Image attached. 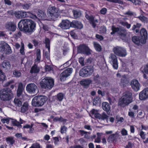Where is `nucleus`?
Instances as JSON below:
<instances>
[{"mask_svg":"<svg viewBox=\"0 0 148 148\" xmlns=\"http://www.w3.org/2000/svg\"><path fill=\"white\" fill-rule=\"evenodd\" d=\"M14 82L13 80H11L6 83L5 86L8 87L0 90V98L2 101H9L13 97V95L12 90L14 88V86L12 84Z\"/></svg>","mask_w":148,"mask_h":148,"instance_id":"1","label":"nucleus"},{"mask_svg":"<svg viewBox=\"0 0 148 148\" xmlns=\"http://www.w3.org/2000/svg\"><path fill=\"white\" fill-rule=\"evenodd\" d=\"M18 27L20 31L32 33L36 30V23L31 20L23 19L18 23Z\"/></svg>","mask_w":148,"mask_h":148,"instance_id":"2","label":"nucleus"},{"mask_svg":"<svg viewBox=\"0 0 148 148\" xmlns=\"http://www.w3.org/2000/svg\"><path fill=\"white\" fill-rule=\"evenodd\" d=\"M47 12L49 18L53 21L56 20L60 15L59 9L54 6H49Z\"/></svg>","mask_w":148,"mask_h":148,"instance_id":"3","label":"nucleus"},{"mask_svg":"<svg viewBox=\"0 0 148 148\" xmlns=\"http://www.w3.org/2000/svg\"><path fill=\"white\" fill-rule=\"evenodd\" d=\"M47 100V97L45 96H36L33 99L32 101V104L34 107H41L44 104Z\"/></svg>","mask_w":148,"mask_h":148,"instance_id":"4","label":"nucleus"},{"mask_svg":"<svg viewBox=\"0 0 148 148\" xmlns=\"http://www.w3.org/2000/svg\"><path fill=\"white\" fill-rule=\"evenodd\" d=\"M133 98L132 93L130 91H127L123 93L121 99L120 101V105L125 104L127 106L132 102Z\"/></svg>","mask_w":148,"mask_h":148,"instance_id":"5","label":"nucleus"},{"mask_svg":"<svg viewBox=\"0 0 148 148\" xmlns=\"http://www.w3.org/2000/svg\"><path fill=\"white\" fill-rule=\"evenodd\" d=\"M54 80L49 77H45L40 82V85L42 88L47 90H50L54 85Z\"/></svg>","mask_w":148,"mask_h":148,"instance_id":"6","label":"nucleus"},{"mask_svg":"<svg viewBox=\"0 0 148 148\" xmlns=\"http://www.w3.org/2000/svg\"><path fill=\"white\" fill-rule=\"evenodd\" d=\"M94 72L93 67L92 66H84L81 69L79 75L82 77H87L91 75Z\"/></svg>","mask_w":148,"mask_h":148,"instance_id":"7","label":"nucleus"},{"mask_svg":"<svg viewBox=\"0 0 148 148\" xmlns=\"http://www.w3.org/2000/svg\"><path fill=\"white\" fill-rule=\"evenodd\" d=\"M78 52L80 53L89 55L91 54L90 49L86 44L80 45L77 47Z\"/></svg>","mask_w":148,"mask_h":148,"instance_id":"8","label":"nucleus"},{"mask_svg":"<svg viewBox=\"0 0 148 148\" xmlns=\"http://www.w3.org/2000/svg\"><path fill=\"white\" fill-rule=\"evenodd\" d=\"M113 51L114 53L119 56L125 57L127 55L126 50L122 47H116L114 48Z\"/></svg>","mask_w":148,"mask_h":148,"instance_id":"9","label":"nucleus"},{"mask_svg":"<svg viewBox=\"0 0 148 148\" xmlns=\"http://www.w3.org/2000/svg\"><path fill=\"white\" fill-rule=\"evenodd\" d=\"M73 70L72 68H69L66 69L62 72L60 75V79L61 81H64L66 78L70 75Z\"/></svg>","mask_w":148,"mask_h":148,"instance_id":"10","label":"nucleus"},{"mask_svg":"<svg viewBox=\"0 0 148 148\" xmlns=\"http://www.w3.org/2000/svg\"><path fill=\"white\" fill-rule=\"evenodd\" d=\"M140 32L141 44H145L148 38L147 31L145 28H142L140 31Z\"/></svg>","mask_w":148,"mask_h":148,"instance_id":"11","label":"nucleus"},{"mask_svg":"<svg viewBox=\"0 0 148 148\" xmlns=\"http://www.w3.org/2000/svg\"><path fill=\"white\" fill-rule=\"evenodd\" d=\"M37 86L34 83L28 84L26 87L27 91L31 94L36 93L37 89Z\"/></svg>","mask_w":148,"mask_h":148,"instance_id":"12","label":"nucleus"},{"mask_svg":"<svg viewBox=\"0 0 148 148\" xmlns=\"http://www.w3.org/2000/svg\"><path fill=\"white\" fill-rule=\"evenodd\" d=\"M30 14L29 12L15 11V16L17 18H21L29 17V15Z\"/></svg>","mask_w":148,"mask_h":148,"instance_id":"13","label":"nucleus"},{"mask_svg":"<svg viewBox=\"0 0 148 148\" xmlns=\"http://www.w3.org/2000/svg\"><path fill=\"white\" fill-rule=\"evenodd\" d=\"M138 106L136 104L134 105L132 107L131 106L129 109L128 115L131 118H134V114L138 111Z\"/></svg>","mask_w":148,"mask_h":148,"instance_id":"14","label":"nucleus"},{"mask_svg":"<svg viewBox=\"0 0 148 148\" xmlns=\"http://www.w3.org/2000/svg\"><path fill=\"white\" fill-rule=\"evenodd\" d=\"M71 22L69 20H63L59 24L58 27H60L64 29H69L71 27Z\"/></svg>","mask_w":148,"mask_h":148,"instance_id":"15","label":"nucleus"},{"mask_svg":"<svg viewBox=\"0 0 148 148\" xmlns=\"http://www.w3.org/2000/svg\"><path fill=\"white\" fill-rule=\"evenodd\" d=\"M130 85L134 91H137L139 90L140 85L137 80L133 79L131 82Z\"/></svg>","mask_w":148,"mask_h":148,"instance_id":"16","label":"nucleus"},{"mask_svg":"<svg viewBox=\"0 0 148 148\" xmlns=\"http://www.w3.org/2000/svg\"><path fill=\"white\" fill-rule=\"evenodd\" d=\"M1 50L4 51L6 54L9 55L12 52L11 47L9 45L6 43H5L1 46Z\"/></svg>","mask_w":148,"mask_h":148,"instance_id":"17","label":"nucleus"},{"mask_svg":"<svg viewBox=\"0 0 148 148\" xmlns=\"http://www.w3.org/2000/svg\"><path fill=\"white\" fill-rule=\"evenodd\" d=\"M111 61L112 63V66L115 69H118V60L116 56L114 54L112 53L111 54Z\"/></svg>","mask_w":148,"mask_h":148,"instance_id":"18","label":"nucleus"},{"mask_svg":"<svg viewBox=\"0 0 148 148\" xmlns=\"http://www.w3.org/2000/svg\"><path fill=\"white\" fill-rule=\"evenodd\" d=\"M71 27L78 29H82L83 27V25L82 23L77 20H73L71 22Z\"/></svg>","mask_w":148,"mask_h":148,"instance_id":"19","label":"nucleus"},{"mask_svg":"<svg viewBox=\"0 0 148 148\" xmlns=\"http://www.w3.org/2000/svg\"><path fill=\"white\" fill-rule=\"evenodd\" d=\"M142 25L141 23H136V24H134L132 26L131 30L135 32L136 34H140L139 29L141 26Z\"/></svg>","mask_w":148,"mask_h":148,"instance_id":"20","label":"nucleus"},{"mask_svg":"<svg viewBox=\"0 0 148 148\" xmlns=\"http://www.w3.org/2000/svg\"><path fill=\"white\" fill-rule=\"evenodd\" d=\"M141 72L143 73V77L146 79H147V77L146 74H148V63L144 66H143L140 69Z\"/></svg>","mask_w":148,"mask_h":148,"instance_id":"21","label":"nucleus"},{"mask_svg":"<svg viewBox=\"0 0 148 148\" xmlns=\"http://www.w3.org/2000/svg\"><path fill=\"white\" fill-rule=\"evenodd\" d=\"M0 66L3 70H8L11 67L10 62L9 61H4L0 65Z\"/></svg>","mask_w":148,"mask_h":148,"instance_id":"22","label":"nucleus"},{"mask_svg":"<svg viewBox=\"0 0 148 148\" xmlns=\"http://www.w3.org/2000/svg\"><path fill=\"white\" fill-rule=\"evenodd\" d=\"M102 105L103 110L109 114L110 113V107L109 103L107 102H103Z\"/></svg>","mask_w":148,"mask_h":148,"instance_id":"23","label":"nucleus"},{"mask_svg":"<svg viewBox=\"0 0 148 148\" xmlns=\"http://www.w3.org/2000/svg\"><path fill=\"white\" fill-rule=\"evenodd\" d=\"M128 82L127 78L125 75H124L121 77L120 84L121 86H123V87H125L126 86Z\"/></svg>","mask_w":148,"mask_h":148,"instance_id":"24","label":"nucleus"},{"mask_svg":"<svg viewBox=\"0 0 148 148\" xmlns=\"http://www.w3.org/2000/svg\"><path fill=\"white\" fill-rule=\"evenodd\" d=\"M92 82L91 80L85 79L81 81L80 82V84L84 86H88Z\"/></svg>","mask_w":148,"mask_h":148,"instance_id":"25","label":"nucleus"},{"mask_svg":"<svg viewBox=\"0 0 148 148\" xmlns=\"http://www.w3.org/2000/svg\"><path fill=\"white\" fill-rule=\"evenodd\" d=\"M5 27L7 29L12 32L14 31L16 29V26L15 25L11 22L6 24Z\"/></svg>","mask_w":148,"mask_h":148,"instance_id":"26","label":"nucleus"},{"mask_svg":"<svg viewBox=\"0 0 148 148\" xmlns=\"http://www.w3.org/2000/svg\"><path fill=\"white\" fill-rule=\"evenodd\" d=\"M118 134L117 132L110 135L107 138V141L109 143L114 142L116 139V135Z\"/></svg>","mask_w":148,"mask_h":148,"instance_id":"27","label":"nucleus"},{"mask_svg":"<svg viewBox=\"0 0 148 148\" xmlns=\"http://www.w3.org/2000/svg\"><path fill=\"white\" fill-rule=\"evenodd\" d=\"M144 89L140 92L139 94V99L141 100H145L148 98V97L145 93Z\"/></svg>","mask_w":148,"mask_h":148,"instance_id":"28","label":"nucleus"},{"mask_svg":"<svg viewBox=\"0 0 148 148\" xmlns=\"http://www.w3.org/2000/svg\"><path fill=\"white\" fill-rule=\"evenodd\" d=\"M5 140L8 144L9 146L12 145L15 142L14 137L13 136H8L5 138Z\"/></svg>","mask_w":148,"mask_h":148,"instance_id":"29","label":"nucleus"},{"mask_svg":"<svg viewBox=\"0 0 148 148\" xmlns=\"http://www.w3.org/2000/svg\"><path fill=\"white\" fill-rule=\"evenodd\" d=\"M139 135L142 139L143 140V142L144 143H148V138H146V134L145 132L141 131L139 132Z\"/></svg>","mask_w":148,"mask_h":148,"instance_id":"30","label":"nucleus"},{"mask_svg":"<svg viewBox=\"0 0 148 148\" xmlns=\"http://www.w3.org/2000/svg\"><path fill=\"white\" fill-rule=\"evenodd\" d=\"M40 71V69L36 64H34L30 70L31 73H38Z\"/></svg>","mask_w":148,"mask_h":148,"instance_id":"31","label":"nucleus"},{"mask_svg":"<svg viewBox=\"0 0 148 148\" xmlns=\"http://www.w3.org/2000/svg\"><path fill=\"white\" fill-rule=\"evenodd\" d=\"M132 40L133 42L135 44L139 45L140 43L141 44V38L138 36H134L132 38Z\"/></svg>","mask_w":148,"mask_h":148,"instance_id":"32","label":"nucleus"},{"mask_svg":"<svg viewBox=\"0 0 148 148\" xmlns=\"http://www.w3.org/2000/svg\"><path fill=\"white\" fill-rule=\"evenodd\" d=\"M23 89V84L22 83L19 84L17 91V96L18 97H20L21 95Z\"/></svg>","mask_w":148,"mask_h":148,"instance_id":"33","label":"nucleus"},{"mask_svg":"<svg viewBox=\"0 0 148 148\" xmlns=\"http://www.w3.org/2000/svg\"><path fill=\"white\" fill-rule=\"evenodd\" d=\"M101 99L100 97H97L94 98L93 101V104L95 106H99L101 103Z\"/></svg>","mask_w":148,"mask_h":148,"instance_id":"34","label":"nucleus"},{"mask_svg":"<svg viewBox=\"0 0 148 148\" xmlns=\"http://www.w3.org/2000/svg\"><path fill=\"white\" fill-rule=\"evenodd\" d=\"M28 104L27 103L24 102L23 103L21 108V111L22 113H24L28 109Z\"/></svg>","mask_w":148,"mask_h":148,"instance_id":"35","label":"nucleus"},{"mask_svg":"<svg viewBox=\"0 0 148 148\" xmlns=\"http://www.w3.org/2000/svg\"><path fill=\"white\" fill-rule=\"evenodd\" d=\"M94 47L97 51L100 52L101 51L102 47L101 45L96 42H93Z\"/></svg>","mask_w":148,"mask_h":148,"instance_id":"36","label":"nucleus"},{"mask_svg":"<svg viewBox=\"0 0 148 148\" xmlns=\"http://www.w3.org/2000/svg\"><path fill=\"white\" fill-rule=\"evenodd\" d=\"M91 113L94 115L95 117L97 119H100L101 117V114L98 113V111L94 109H93L91 111Z\"/></svg>","mask_w":148,"mask_h":148,"instance_id":"37","label":"nucleus"},{"mask_svg":"<svg viewBox=\"0 0 148 148\" xmlns=\"http://www.w3.org/2000/svg\"><path fill=\"white\" fill-rule=\"evenodd\" d=\"M6 79V77L2 70L0 69V82H3Z\"/></svg>","mask_w":148,"mask_h":148,"instance_id":"38","label":"nucleus"},{"mask_svg":"<svg viewBox=\"0 0 148 148\" xmlns=\"http://www.w3.org/2000/svg\"><path fill=\"white\" fill-rule=\"evenodd\" d=\"M111 30L112 32L110 33V34L111 35H113L118 32L119 30V28L118 27H116L114 25H112V26Z\"/></svg>","mask_w":148,"mask_h":148,"instance_id":"39","label":"nucleus"},{"mask_svg":"<svg viewBox=\"0 0 148 148\" xmlns=\"http://www.w3.org/2000/svg\"><path fill=\"white\" fill-rule=\"evenodd\" d=\"M73 15L75 18H77L79 17L81 15V13L80 12L77 10H74L73 11Z\"/></svg>","mask_w":148,"mask_h":148,"instance_id":"40","label":"nucleus"},{"mask_svg":"<svg viewBox=\"0 0 148 148\" xmlns=\"http://www.w3.org/2000/svg\"><path fill=\"white\" fill-rule=\"evenodd\" d=\"M64 96V94L60 92L57 95L56 97L58 100L60 101H61L63 99Z\"/></svg>","mask_w":148,"mask_h":148,"instance_id":"41","label":"nucleus"},{"mask_svg":"<svg viewBox=\"0 0 148 148\" xmlns=\"http://www.w3.org/2000/svg\"><path fill=\"white\" fill-rule=\"evenodd\" d=\"M14 102L17 106L20 107L22 106V102L19 99L15 98L14 100Z\"/></svg>","mask_w":148,"mask_h":148,"instance_id":"42","label":"nucleus"},{"mask_svg":"<svg viewBox=\"0 0 148 148\" xmlns=\"http://www.w3.org/2000/svg\"><path fill=\"white\" fill-rule=\"evenodd\" d=\"M50 40L48 38H46L45 39V44L46 48H47L49 50L50 49Z\"/></svg>","mask_w":148,"mask_h":148,"instance_id":"43","label":"nucleus"},{"mask_svg":"<svg viewBox=\"0 0 148 148\" xmlns=\"http://www.w3.org/2000/svg\"><path fill=\"white\" fill-rule=\"evenodd\" d=\"M85 17L89 21V22L94 20L95 19V17L93 15L91 14L89 15L88 14H86Z\"/></svg>","mask_w":148,"mask_h":148,"instance_id":"44","label":"nucleus"},{"mask_svg":"<svg viewBox=\"0 0 148 148\" xmlns=\"http://www.w3.org/2000/svg\"><path fill=\"white\" fill-rule=\"evenodd\" d=\"M21 46L20 50V52L21 54L22 55H25V52L24 51V45L23 42L21 43Z\"/></svg>","mask_w":148,"mask_h":148,"instance_id":"45","label":"nucleus"},{"mask_svg":"<svg viewBox=\"0 0 148 148\" xmlns=\"http://www.w3.org/2000/svg\"><path fill=\"white\" fill-rule=\"evenodd\" d=\"M70 35L72 38L76 39L77 38V34H76L74 30L71 31L70 32Z\"/></svg>","mask_w":148,"mask_h":148,"instance_id":"46","label":"nucleus"},{"mask_svg":"<svg viewBox=\"0 0 148 148\" xmlns=\"http://www.w3.org/2000/svg\"><path fill=\"white\" fill-rule=\"evenodd\" d=\"M108 116L106 114L105 112H103L101 114V117L100 119L104 120L108 119Z\"/></svg>","mask_w":148,"mask_h":148,"instance_id":"47","label":"nucleus"},{"mask_svg":"<svg viewBox=\"0 0 148 148\" xmlns=\"http://www.w3.org/2000/svg\"><path fill=\"white\" fill-rule=\"evenodd\" d=\"M137 18L139 19L142 22L144 23H145L147 20V18L144 16H139Z\"/></svg>","mask_w":148,"mask_h":148,"instance_id":"48","label":"nucleus"},{"mask_svg":"<svg viewBox=\"0 0 148 148\" xmlns=\"http://www.w3.org/2000/svg\"><path fill=\"white\" fill-rule=\"evenodd\" d=\"M13 74L16 77H20L21 75V73L16 70H15L13 72Z\"/></svg>","mask_w":148,"mask_h":148,"instance_id":"49","label":"nucleus"},{"mask_svg":"<svg viewBox=\"0 0 148 148\" xmlns=\"http://www.w3.org/2000/svg\"><path fill=\"white\" fill-rule=\"evenodd\" d=\"M23 122L20 123V122L17 121L16 120H15L12 121V124L14 126H17L19 127L21 126V124H23Z\"/></svg>","mask_w":148,"mask_h":148,"instance_id":"50","label":"nucleus"},{"mask_svg":"<svg viewBox=\"0 0 148 148\" xmlns=\"http://www.w3.org/2000/svg\"><path fill=\"white\" fill-rule=\"evenodd\" d=\"M44 12L41 10H38L37 12V16L40 19H42L44 16Z\"/></svg>","mask_w":148,"mask_h":148,"instance_id":"51","label":"nucleus"},{"mask_svg":"<svg viewBox=\"0 0 148 148\" xmlns=\"http://www.w3.org/2000/svg\"><path fill=\"white\" fill-rule=\"evenodd\" d=\"M121 24L123 26H125L128 29H130L131 26V24H129L127 22H122Z\"/></svg>","mask_w":148,"mask_h":148,"instance_id":"52","label":"nucleus"},{"mask_svg":"<svg viewBox=\"0 0 148 148\" xmlns=\"http://www.w3.org/2000/svg\"><path fill=\"white\" fill-rule=\"evenodd\" d=\"M36 59L38 61H40V51L39 49H38L36 53Z\"/></svg>","mask_w":148,"mask_h":148,"instance_id":"53","label":"nucleus"},{"mask_svg":"<svg viewBox=\"0 0 148 148\" xmlns=\"http://www.w3.org/2000/svg\"><path fill=\"white\" fill-rule=\"evenodd\" d=\"M31 4L30 3H26L22 5V8L25 9H28L31 6Z\"/></svg>","mask_w":148,"mask_h":148,"instance_id":"54","label":"nucleus"},{"mask_svg":"<svg viewBox=\"0 0 148 148\" xmlns=\"http://www.w3.org/2000/svg\"><path fill=\"white\" fill-rule=\"evenodd\" d=\"M67 128L65 126L61 127L60 132L62 134L65 133L66 131Z\"/></svg>","mask_w":148,"mask_h":148,"instance_id":"55","label":"nucleus"},{"mask_svg":"<svg viewBox=\"0 0 148 148\" xmlns=\"http://www.w3.org/2000/svg\"><path fill=\"white\" fill-rule=\"evenodd\" d=\"M8 13L9 16H15V11H14L13 10H9L8 11Z\"/></svg>","mask_w":148,"mask_h":148,"instance_id":"56","label":"nucleus"},{"mask_svg":"<svg viewBox=\"0 0 148 148\" xmlns=\"http://www.w3.org/2000/svg\"><path fill=\"white\" fill-rule=\"evenodd\" d=\"M84 58L82 57H80L79 59V62L82 66L84 65Z\"/></svg>","mask_w":148,"mask_h":148,"instance_id":"57","label":"nucleus"},{"mask_svg":"<svg viewBox=\"0 0 148 148\" xmlns=\"http://www.w3.org/2000/svg\"><path fill=\"white\" fill-rule=\"evenodd\" d=\"M121 134L122 136H127V132L124 128L122 129L121 132Z\"/></svg>","mask_w":148,"mask_h":148,"instance_id":"58","label":"nucleus"},{"mask_svg":"<svg viewBox=\"0 0 148 148\" xmlns=\"http://www.w3.org/2000/svg\"><path fill=\"white\" fill-rule=\"evenodd\" d=\"M107 10L106 8H103L100 11V13L101 14L104 15L107 12Z\"/></svg>","mask_w":148,"mask_h":148,"instance_id":"59","label":"nucleus"},{"mask_svg":"<svg viewBox=\"0 0 148 148\" xmlns=\"http://www.w3.org/2000/svg\"><path fill=\"white\" fill-rule=\"evenodd\" d=\"M145 113L143 111H140L138 113V116L139 117L141 118L144 116Z\"/></svg>","mask_w":148,"mask_h":148,"instance_id":"60","label":"nucleus"},{"mask_svg":"<svg viewBox=\"0 0 148 148\" xmlns=\"http://www.w3.org/2000/svg\"><path fill=\"white\" fill-rule=\"evenodd\" d=\"M32 42L35 47H37L38 45V42L36 39H34L32 40Z\"/></svg>","mask_w":148,"mask_h":148,"instance_id":"61","label":"nucleus"},{"mask_svg":"<svg viewBox=\"0 0 148 148\" xmlns=\"http://www.w3.org/2000/svg\"><path fill=\"white\" fill-rule=\"evenodd\" d=\"M99 75L98 74H97L94 77V80L96 82H98V81L99 80Z\"/></svg>","mask_w":148,"mask_h":148,"instance_id":"62","label":"nucleus"},{"mask_svg":"<svg viewBox=\"0 0 148 148\" xmlns=\"http://www.w3.org/2000/svg\"><path fill=\"white\" fill-rule=\"evenodd\" d=\"M52 69V68L50 66L46 65L45 66V69L46 71H49L51 70Z\"/></svg>","mask_w":148,"mask_h":148,"instance_id":"63","label":"nucleus"},{"mask_svg":"<svg viewBox=\"0 0 148 148\" xmlns=\"http://www.w3.org/2000/svg\"><path fill=\"white\" fill-rule=\"evenodd\" d=\"M95 37L99 39L101 41L103 39V37L102 36L98 34H96Z\"/></svg>","mask_w":148,"mask_h":148,"instance_id":"64","label":"nucleus"}]
</instances>
